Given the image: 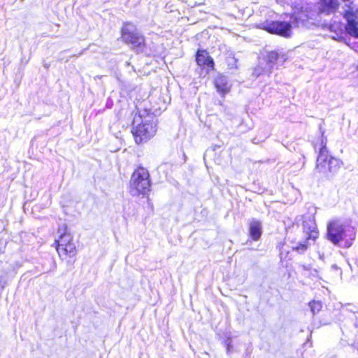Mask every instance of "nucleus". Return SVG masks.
<instances>
[{
    "label": "nucleus",
    "instance_id": "1",
    "mask_svg": "<svg viewBox=\"0 0 358 358\" xmlns=\"http://www.w3.org/2000/svg\"><path fill=\"white\" fill-rule=\"evenodd\" d=\"M325 238L334 246L349 248L356 238V231L350 222L336 218L328 222Z\"/></svg>",
    "mask_w": 358,
    "mask_h": 358
},
{
    "label": "nucleus",
    "instance_id": "2",
    "mask_svg": "<svg viewBox=\"0 0 358 358\" xmlns=\"http://www.w3.org/2000/svg\"><path fill=\"white\" fill-rule=\"evenodd\" d=\"M323 122L319 124L320 134V147L318 150L315 169L323 174L326 179L331 180L343 164V162L329 154L327 149V137L324 135L325 129L323 128Z\"/></svg>",
    "mask_w": 358,
    "mask_h": 358
},
{
    "label": "nucleus",
    "instance_id": "3",
    "mask_svg": "<svg viewBox=\"0 0 358 358\" xmlns=\"http://www.w3.org/2000/svg\"><path fill=\"white\" fill-rule=\"evenodd\" d=\"M156 117L148 110L139 111L134 117L131 132L137 144H143L152 138L157 131Z\"/></svg>",
    "mask_w": 358,
    "mask_h": 358
},
{
    "label": "nucleus",
    "instance_id": "4",
    "mask_svg": "<svg viewBox=\"0 0 358 358\" xmlns=\"http://www.w3.org/2000/svg\"><path fill=\"white\" fill-rule=\"evenodd\" d=\"M122 41L130 47L136 54L146 57L152 55V51L145 42V37L137 26L131 22H124L120 29Z\"/></svg>",
    "mask_w": 358,
    "mask_h": 358
},
{
    "label": "nucleus",
    "instance_id": "5",
    "mask_svg": "<svg viewBox=\"0 0 358 358\" xmlns=\"http://www.w3.org/2000/svg\"><path fill=\"white\" fill-rule=\"evenodd\" d=\"M290 18L295 27L313 29L320 27L321 17L318 15L315 4L307 3L294 13Z\"/></svg>",
    "mask_w": 358,
    "mask_h": 358
},
{
    "label": "nucleus",
    "instance_id": "6",
    "mask_svg": "<svg viewBox=\"0 0 358 358\" xmlns=\"http://www.w3.org/2000/svg\"><path fill=\"white\" fill-rule=\"evenodd\" d=\"M266 53V55L261 59L258 66L255 69L254 73L257 76L262 74L268 76L274 68L278 69L288 59L287 55L282 50L268 51Z\"/></svg>",
    "mask_w": 358,
    "mask_h": 358
},
{
    "label": "nucleus",
    "instance_id": "7",
    "mask_svg": "<svg viewBox=\"0 0 358 358\" xmlns=\"http://www.w3.org/2000/svg\"><path fill=\"white\" fill-rule=\"evenodd\" d=\"M129 183V192L132 196L148 195L152 184L148 171L138 166L132 173Z\"/></svg>",
    "mask_w": 358,
    "mask_h": 358
},
{
    "label": "nucleus",
    "instance_id": "8",
    "mask_svg": "<svg viewBox=\"0 0 358 358\" xmlns=\"http://www.w3.org/2000/svg\"><path fill=\"white\" fill-rule=\"evenodd\" d=\"M341 15L345 20V30L348 35L358 38V6L354 2L344 3Z\"/></svg>",
    "mask_w": 358,
    "mask_h": 358
},
{
    "label": "nucleus",
    "instance_id": "9",
    "mask_svg": "<svg viewBox=\"0 0 358 358\" xmlns=\"http://www.w3.org/2000/svg\"><path fill=\"white\" fill-rule=\"evenodd\" d=\"M293 27H295L291 18H289V21L271 20L266 22L263 25V29L268 33L286 38L292 37Z\"/></svg>",
    "mask_w": 358,
    "mask_h": 358
},
{
    "label": "nucleus",
    "instance_id": "10",
    "mask_svg": "<svg viewBox=\"0 0 358 358\" xmlns=\"http://www.w3.org/2000/svg\"><path fill=\"white\" fill-rule=\"evenodd\" d=\"M322 29L328 30L331 34L329 37L338 42L346 41V35L348 34L345 30V24L341 21H331L330 22H322L320 26Z\"/></svg>",
    "mask_w": 358,
    "mask_h": 358
},
{
    "label": "nucleus",
    "instance_id": "11",
    "mask_svg": "<svg viewBox=\"0 0 358 358\" xmlns=\"http://www.w3.org/2000/svg\"><path fill=\"white\" fill-rule=\"evenodd\" d=\"M195 61L201 70L205 71V75L214 70V59L209 55L206 50L198 49L195 53Z\"/></svg>",
    "mask_w": 358,
    "mask_h": 358
},
{
    "label": "nucleus",
    "instance_id": "12",
    "mask_svg": "<svg viewBox=\"0 0 358 358\" xmlns=\"http://www.w3.org/2000/svg\"><path fill=\"white\" fill-rule=\"evenodd\" d=\"M263 234L262 223L260 220L252 218L248 222L249 238L244 243L245 245H250L252 241H258L261 239Z\"/></svg>",
    "mask_w": 358,
    "mask_h": 358
},
{
    "label": "nucleus",
    "instance_id": "13",
    "mask_svg": "<svg viewBox=\"0 0 358 358\" xmlns=\"http://www.w3.org/2000/svg\"><path fill=\"white\" fill-rule=\"evenodd\" d=\"M315 6L320 16L322 14L329 15L338 10L340 2L338 0H319Z\"/></svg>",
    "mask_w": 358,
    "mask_h": 358
},
{
    "label": "nucleus",
    "instance_id": "14",
    "mask_svg": "<svg viewBox=\"0 0 358 358\" xmlns=\"http://www.w3.org/2000/svg\"><path fill=\"white\" fill-rule=\"evenodd\" d=\"M302 226L303 231L307 235L306 238L308 240L314 241L318 237L319 232L313 217L308 216L306 217L303 220Z\"/></svg>",
    "mask_w": 358,
    "mask_h": 358
},
{
    "label": "nucleus",
    "instance_id": "15",
    "mask_svg": "<svg viewBox=\"0 0 358 358\" xmlns=\"http://www.w3.org/2000/svg\"><path fill=\"white\" fill-rule=\"evenodd\" d=\"M214 85L217 92L222 97H224L231 90V85L229 83L227 77L222 73H218L215 78Z\"/></svg>",
    "mask_w": 358,
    "mask_h": 358
},
{
    "label": "nucleus",
    "instance_id": "16",
    "mask_svg": "<svg viewBox=\"0 0 358 358\" xmlns=\"http://www.w3.org/2000/svg\"><path fill=\"white\" fill-rule=\"evenodd\" d=\"M67 226L66 224L64 225V228L62 229H59L58 232L60 233L59 239L56 241L57 247H64L72 242V236L67 231Z\"/></svg>",
    "mask_w": 358,
    "mask_h": 358
},
{
    "label": "nucleus",
    "instance_id": "17",
    "mask_svg": "<svg viewBox=\"0 0 358 358\" xmlns=\"http://www.w3.org/2000/svg\"><path fill=\"white\" fill-rule=\"evenodd\" d=\"M57 250L59 256L64 255H68L69 257H73L76 255V248L73 243L64 247H57Z\"/></svg>",
    "mask_w": 358,
    "mask_h": 358
},
{
    "label": "nucleus",
    "instance_id": "18",
    "mask_svg": "<svg viewBox=\"0 0 358 358\" xmlns=\"http://www.w3.org/2000/svg\"><path fill=\"white\" fill-rule=\"evenodd\" d=\"M43 273H50L53 271L57 268V264L52 257L47 258L42 264Z\"/></svg>",
    "mask_w": 358,
    "mask_h": 358
},
{
    "label": "nucleus",
    "instance_id": "19",
    "mask_svg": "<svg viewBox=\"0 0 358 358\" xmlns=\"http://www.w3.org/2000/svg\"><path fill=\"white\" fill-rule=\"evenodd\" d=\"M309 241L307 238L303 241L299 242L295 246L292 247V250L297 252L299 254H304L310 246Z\"/></svg>",
    "mask_w": 358,
    "mask_h": 358
},
{
    "label": "nucleus",
    "instance_id": "20",
    "mask_svg": "<svg viewBox=\"0 0 358 358\" xmlns=\"http://www.w3.org/2000/svg\"><path fill=\"white\" fill-rule=\"evenodd\" d=\"M308 306L312 313L315 315L321 310L322 303L320 301L313 300L308 303Z\"/></svg>",
    "mask_w": 358,
    "mask_h": 358
},
{
    "label": "nucleus",
    "instance_id": "21",
    "mask_svg": "<svg viewBox=\"0 0 358 358\" xmlns=\"http://www.w3.org/2000/svg\"><path fill=\"white\" fill-rule=\"evenodd\" d=\"M226 62L229 69H232L237 68L238 59L235 57L234 53H230L229 55L226 59Z\"/></svg>",
    "mask_w": 358,
    "mask_h": 358
},
{
    "label": "nucleus",
    "instance_id": "22",
    "mask_svg": "<svg viewBox=\"0 0 358 358\" xmlns=\"http://www.w3.org/2000/svg\"><path fill=\"white\" fill-rule=\"evenodd\" d=\"M223 344L226 348V352L227 355H231L234 350V346L232 343V338L231 336H228L223 341Z\"/></svg>",
    "mask_w": 358,
    "mask_h": 358
},
{
    "label": "nucleus",
    "instance_id": "23",
    "mask_svg": "<svg viewBox=\"0 0 358 358\" xmlns=\"http://www.w3.org/2000/svg\"><path fill=\"white\" fill-rule=\"evenodd\" d=\"M331 269L334 271H338L340 275H342L341 268L336 264H334L331 266Z\"/></svg>",
    "mask_w": 358,
    "mask_h": 358
},
{
    "label": "nucleus",
    "instance_id": "24",
    "mask_svg": "<svg viewBox=\"0 0 358 358\" xmlns=\"http://www.w3.org/2000/svg\"><path fill=\"white\" fill-rule=\"evenodd\" d=\"M113 106V101L111 98H108L106 103V107L108 108H111Z\"/></svg>",
    "mask_w": 358,
    "mask_h": 358
},
{
    "label": "nucleus",
    "instance_id": "25",
    "mask_svg": "<svg viewBox=\"0 0 358 358\" xmlns=\"http://www.w3.org/2000/svg\"><path fill=\"white\" fill-rule=\"evenodd\" d=\"M310 274L313 277L317 278L319 276V271L316 268H311Z\"/></svg>",
    "mask_w": 358,
    "mask_h": 358
},
{
    "label": "nucleus",
    "instance_id": "26",
    "mask_svg": "<svg viewBox=\"0 0 358 358\" xmlns=\"http://www.w3.org/2000/svg\"><path fill=\"white\" fill-rule=\"evenodd\" d=\"M285 246V243H280L278 246V249H279V251H280V255H282L283 254V251H282V249H283V247Z\"/></svg>",
    "mask_w": 358,
    "mask_h": 358
},
{
    "label": "nucleus",
    "instance_id": "27",
    "mask_svg": "<svg viewBox=\"0 0 358 358\" xmlns=\"http://www.w3.org/2000/svg\"><path fill=\"white\" fill-rule=\"evenodd\" d=\"M302 268L303 270L305 271H310L311 270V266L310 264H308V265H302Z\"/></svg>",
    "mask_w": 358,
    "mask_h": 358
},
{
    "label": "nucleus",
    "instance_id": "28",
    "mask_svg": "<svg viewBox=\"0 0 358 358\" xmlns=\"http://www.w3.org/2000/svg\"><path fill=\"white\" fill-rule=\"evenodd\" d=\"M344 3H348L350 2H353L352 0H341Z\"/></svg>",
    "mask_w": 358,
    "mask_h": 358
},
{
    "label": "nucleus",
    "instance_id": "29",
    "mask_svg": "<svg viewBox=\"0 0 358 358\" xmlns=\"http://www.w3.org/2000/svg\"><path fill=\"white\" fill-rule=\"evenodd\" d=\"M219 104H220V106H222V102H221V101H219Z\"/></svg>",
    "mask_w": 358,
    "mask_h": 358
},
{
    "label": "nucleus",
    "instance_id": "30",
    "mask_svg": "<svg viewBox=\"0 0 358 358\" xmlns=\"http://www.w3.org/2000/svg\"><path fill=\"white\" fill-rule=\"evenodd\" d=\"M314 149L316 150V145H314Z\"/></svg>",
    "mask_w": 358,
    "mask_h": 358
}]
</instances>
